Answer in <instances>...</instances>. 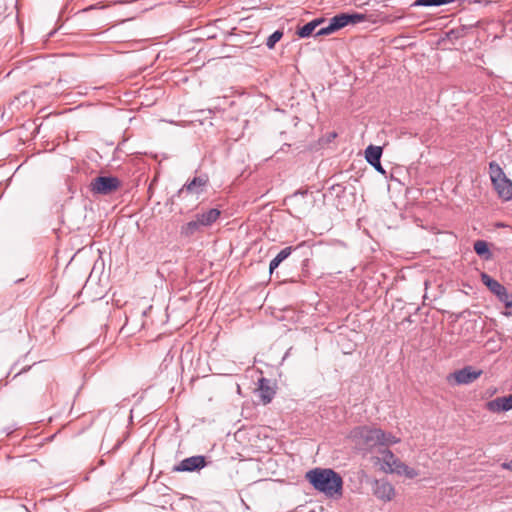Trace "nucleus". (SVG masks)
<instances>
[{
    "instance_id": "f257e3e1",
    "label": "nucleus",
    "mask_w": 512,
    "mask_h": 512,
    "mask_svg": "<svg viewBox=\"0 0 512 512\" xmlns=\"http://www.w3.org/2000/svg\"><path fill=\"white\" fill-rule=\"evenodd\" d=\"M350 439L359 450L370 451L376 446H389L400 441L391 433L371 426H358L351 430Z\"/></svg>"
},
{
    "instance_id": "f03ea898",
    "label": "nucleus",
    "mask_w": 512,
    "mask_h": 512,
    "mask_svg": "<svg viewBox=\"0 0 512 512\" xmlns=\"http://www.w3.org/2000/svg\"><path fill=\"white\" fill-rule=\"evenodd\" d=\"M305 478L309 481L315 490L325 494L328 497L342 495V477L330 468H315L309 470L306 473Z\"/></svg>"
},
{
    "instance_id": "7ed1b4c3",
    "label": "nucleus",
    "mask_w": 512,
    "mask_h": 512,
    "mask_svg": "<svg viewBox=\"0 0 512 512\" xmlns=\"http://www.w3.org/2000/svg\"><path fill=\"white\" fill-rule=\"evenodd\" d=\"M489 175L498 196L504 201L512 200V181L506 177L498 163L490 162Z\"/></svg>"
},
{
    "instance_id": "20e7f679",
    "label": "nucleus",
    "mask_w": 512,
    "mask_h": 512,
    "mask_svg": "<svg viewBox=\"0 0 512 512\" xmlns=\"http://www.w3.org/2000/svg\"><path fill=\"white\" fill-rule=\"evenodd\" d=\"M120 187V180L113 176H99L90 183V189L94 194L109 195Z\"/></svg>"
},
{
    "instance_id": "39448f33",
    "label": "nucleus",
    "mask_w": 512,
    "mask_h": 512,
    "mask_svg": "<svg viewBox=\"0 0 512 512\" xmlns=\"http://www.w3.org/2000/svg\"><path fill=\"white\" fill-rule=\"evenodd\" d=\"M482 375V370L473 368L472 366H465L462 369L456 370L449 374L448 381H454L457 385H467L473 383Z\"/></svg>"
},
{
    "instance_id": "423d86ee",
    "label": "nucleus",
    "mask_w": 512,
    "mask_h": 512,
    "mask_svg": "<svg viewBox=\"0 0 512 512\" xmlns=\"http://www.w3.org/2000/svg\"><path fill=\"white\" fill-rule=\"evenodd\" d=\"M372 493L382 502H390L396 495L394 486L385 479H375L372 482Z\"/></svg>"
},
{
    "instance_id": "0eeeda50",
    "label": "nucleus",
    "mask_w": 512,
    "mask_h": 512,
    "mask_svg": "<svg viewBox=\"0 0 512 512\" xmlns=\"http://www.w3.org/2000/svg\"><path fill=\"white\" fill-rule=\"evenodd\" d=\"M209 183V176L207 174H201L195 176L193 179L187 181L183 187L178 191L177 195L180 197L184 192L190 194H202Z\"/></svg>"
},
{
    "instance_id": "6e6552de",
    "label": "nucleus",
    "mask_w": 512,
    "mask_h": 512,
    "mask_svg": "<svg viewBox=\"0 0 512 512\" xmlns=\"http://www.w3.org/2000/svg\"><path fill=\"white\" fill-rule=\"evenodd\" d=\"M206 465V457L203 455H196L183 459L174 467L173 470L177 472H194L201 470Z\"/></svg>"
},
{
    "instance_id": "1a4fd4ad",
    "label": "nucleus",
    "mask_w": 512,
    "mask_h": 512,
    "mask_svg": "<svg viewBox=\"0 0 512 512\" xmlns=\"http://www.w3.org/2000/svg\"><path fill=\"white\" fill-rule=\"evenodd\" d=\"M364 19H365V15H363V14L342 13V14H338V15H335L334 17H332L329 22L333 25V27L336 30H339V29L345 27L346 25H348L349 23L356 24V23L362 22Z\"/></svg>"
},
{
    "instance_id": "9d476101",
    "label": "nucleus",
    "mask_w": 512,
    "mask_h": 512,
    "mask_svg": "<svg viewBox=\"0 0 512 512\" xmlns=\"http://www.w3.org/2000/svg\"><path fill=\"white\" fill-rule=\"evenodd\" d=\"M258 395L264 405L270 403L275 395V391L271 387L270 381L264 377L258 380Z\"/></svg>"
},
{
    "instance_id": "9b49d317",
    "label": "nucleus",
    "mask_w": 512,
    "mask_h": 512,
    "mask_svg": "<svg viewBox=\"0 0 512 512\" xmlns=\"http://www.w3.org/2000/svg\"><path fill=\"white\" fill-rule=\"evenodd\" d=\"M487 408L491 412L508 411L512 409V400L510 396L497 397L487 403Z\"/></svg>"
},
{
    "instance_id": "f8f14e48",
    "label": "nucleus",
    "mask_w": 512,
    "mask_h": 512,
    "mask_svg": "<svg viewBox=\"0 0 512 512\" xmlns=\"http://www.w3.org/2000/svg\"><path fill=\"white\" fill-rule=\"evenodd\" d=\"M220 211L216 208L209 209L202 213H197L195 218L202 227L211 226L220 217Z\"/></svg>"
},
{
    "instance_id": "ddd939ff",
    "label": "nucleus",
    "mask_w": 512,
    "mask_h": 512,
    "mask_svg": "<svg viewBox=\"0 0 512 512\" xmlns=\"http://www.w3.org/2000/svg\"><path fill=\"white\" fill-rule=\"evenodd\" d=\"M382 156V148L380 146L369 145L365 150V159L371 164H378Z\"/></svg>"
},
{
    "instance_id": "4468645a",
    "label": "nucleus",
    "mask_w": 512,
    "mask_h": 512,
    "mask_svg": "<svg viewBox=\"0 0 512 512\" xmlns=\"http://www.w3.org/2000/svg\"><path fill=\"white\" fill-rule=\"evenodd\" d=\"M293 251V247H286L282 249L270 262L269 271L273 273V271L285 260L287 259Z\"/></svg>"
},
{
    "instance_id": "2eb2a0df",
    "label": "nucleus",
    "mask_w": 512,
    "mask_h": 512,
    "mask_svg": "<svg viewBox=\"0 0 512 512\" xmlns=\"http://www.w3.org/2000/svg\"><path fill=\"white\" fill-rule=\"evenodd\" d=\"M481 281L495 295L499 294V292L504 288L500 282L493 279L486 273L481 274Z\"/></svg>"
},
{
    "instance_id": "dca6fc26",
    "label": "nucleus",
    "mask_w": 512,
    "mask_h": 512,
    "mask_svg": "<svg viewBox=\"0 0 512 512\" xmlns=\"http://www.w3.org/2000/svg\"><path fill=\"white\" fill-rule=\"evenodd\" d=\"M201 228L202 226L200 225V223H198V220L195 218L194 220H191L184 224L181 227L180 233L185 237H191L196 232L200 231Z\"/></svg>"
},
{
    "instance_id": "f3484780",
    "label": "nucleus",
    "mask_w": 512,
    "mask_h": 512,
    "mask_svg": "<svg viewBox=\"0 0 512 512\" xmlns=\"http://www.w3.org/2000/svg\"><path fill=\"white\" fill-rule=\"evenodd\" d=\"M474 251L477 255L484 258L485 260L492 258V253L489 250L488 243L484 240H477L474 243Z\"/></svg>"
},
{
    "instance_id": "a211bd4d",
    "label": "nucleus",
    "mask_w": 512,
    "mask_h": 512,
    "mask_svg": "<svg viewBox=\"0 0 512 512\" xmlns=\"http://www.w3.org/2000/svg\"><path fill=\"white\" fill-rule=\"evenodd\" d=\"M322 22H324L323 19H315V20H313L311 22H308L304 26L299 28L297 34L301 38L309 37L313 33V31L316 29V27L319 24H321Z\"/></svg>"
},
{
    "instance_id": "6ab92c4d",
    "label": "nucleus",
    "mask_w": 512,
    "mask_h": 512,
    "mask_svg": "<svg viewBox=\"0 0 512 512\" xmlns=\"http://www.w3.org/2000/svg\"><path fill=\"white\" fill-rule=\"evenodd\" d=\"M382 454V461H383V468H389L391 465L395 464L396 456L393 454V452L389 449H384L381 451Z\"/></svg>"
},
{
    "instance_id": "aec40b11",
    "label": "nucleus",
    "mask_w": 512,
    "mask_h": 512,
    "mask_svg": "<svg viewBox=\"0 0 512 512\" xmlns=\"http://www.w3.org/2000/svg\"><path fill=\"white\" fill-rule=\"evenodd\" d=\"M399 470H396L397 475H404L409 479H413L418 476V471L414 468L409 467L405 463L402 466H398Z\"/></svg>"
},
{
    "instance_id": "412c9836",
    "label": "nucleus",
    "mask_w": 512,
    "mask_h": 512,
    "mask_svg": "<svg viewBox=\"0 0 512 512\" xmlns=\"http://www.w3.org/2000/svg\"><path fill=\"white\" fill-rule=\"evenodd\" d=\"M496 296L506 308H512V294L508 293L505 287Z\"/></svg>"
},
{
    "instance_id": "4be33fe9",
    "label": "nucleus",
    "mask_w": 512,
    "mask_h": 512,
    "mask_svg": "<svg viewBox=\"0 0 512 512\" xmlns=\"http://www.w3.org/2000/svg\"><path fill=\"white\" fill-rule=\"evenodd\" d=\"M283 36V32L280 31V30H276L275 32H273L268 38H267V41H266V46L269 48V49H273L276 45V43L278 41H280V39L282 38Z\"/></svg>"
},
{
    "instance_id": "5701e85b",
    "label": "nucleus",
    "mask_w": 512,
    "mask_h": 512,
    "mask_svg": "<svg viewBox=\"0 0 512 512\" xmlns=\"http://www.w3.org/2000/svg\"><path fill=\"white\" fill-rule=\"evenodd\" d=\"M335 31H337V30L329 22V24L326 27H323V28H321L320 30L317 31L316 36L329 35V34L334 33Z\"/></svg>"
},
{
    "instance_id": "b1692460",
    "label": "nucleus",
    "mask_w": 512,
    "mask_h": 512,
    "mask_svg": "<svg viewBox=\"0 0 512 512\" xmlns=\"http://www.w3.org/2000/svg\"><path fill=\"white\" fill-rule=\"evenodd\" d=\"M404 462H402L399 458L396 457L395 464L391 465L389 468H383V471L386 473H395L396 470H399L398 466H402Z\"/></svg>"
},
{
    "instance_id": "393cba45",
    "label": "nucleus",
    "mask_w": 512,
    "mask_h": 512,
    "mask_svg": "<svg viewBox=\"0 0 512 512\" xmlns=\"http://www.w3.org/2000/svg\"><path fill=\"white\" fill-rule=\"evenodd\" d=\"M306 191H297L295 192L291 197H290V201L291 202H296L299 198V196H301L302 198L306 195Z\"/></svg>"
},
{
    "instance_id": "a878e982",
    "label": "nucleus",
    "mask_w": 512,
    "mask_h": 512,
    "mask_svg": "<svg viewBox=\"0 0 512 512\" xmlns=\"http://www.w3.org/2000/svg\"><path fill=\"white\" fill-rule=\"evenodd\" d=\"M371 166H373L375 168L376 171H378L379 173L385 175L386 174V171L384 170V168L382 167L381 165V162L378 161V164H371Z\"/></svg>"
},
{
    "instance_id": "bb28decb",
    "label": "nucleus",
    "mask_w": 512,
    "mask_h": 512,
    "mask_svg": "<svg viewBox=\"0 0 512 512\" xmlns=\"http://www.w3.org/2000/svg\"><path fill=\"white\" fill-rule=\"evenodd\" d=\"M105 7L106 6H104V5L94 4V5L87 7L86 9H84V11H90V10H94V9H103Z\"/></svg>"
},
{
    "instance_id": "cd10ccee",
    "label": "nucleus",
    "mask_w": 512,
    "mask_h": 512,
    "mask_svg": "<svg viewBox=\"0 0 512 512\" xmlns=\"http://www.w3.org/2000/svg\"><path fill=\"white\" fill-rule=\"evenodd\" d=\"M501 467L506 470L512 471V460L509 462H504L501 464Z\"/></svg>"
}]
</instances>
